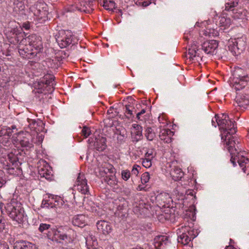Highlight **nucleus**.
Returning <instances> with one entry per match:
<instances>
[{
  "mask_svg": "<svg viewBox=\"0 0 249 249\" xmlns=\"http://www.w3.org/2000/svg\"><path fill=\"white\" fill-rule=\"evenodd\" d=\"M150 187H148L147 185H145V186H143L142 185H139L137 188V190L138 191H143L144 192H148L150 191Z\"/></svg>",
  "mask_w": 249,
  "mask_h": 249,
  "instance_id": "54",
  "label": "nucleus"
},
{
  "mask_svg": "<svg viewBox=\"0 0 249 249\" xmlns=\"http://www.w3.org/2000/svg\"><path fill=\"white\" fill-rule=\"evenodd\" d=\"M5 2L9 10H12L16 13L23 10L25 8L23 2L19 0H5Z\"/></svg>",
  "mask_w": 249,
  "mask_h": 249,
  "instance_id": "21",
  "label": "nucleus"
},
{
  "mask_svg": "<svg viewBox=\"0 0 249 249\" xmlns=\"http://www.w3.org/2000/svg\"><path fill=\"white\" fill-rule=\"evenodd\" d=\"M106 138L99 136L94 142V148L97 151H103L106 148Z\"/></svg>",
  "mask_w": 249,
  "mask_h": 249,
  "instance_id": "28",
  "label": "nucleus"
},
{
  "mask_svg": "<svg viewBox=\"0 0 249 249\" xmlns=\"http://www.w3.org/2000/svg\"><path fill=\"white\" fill-rule=\"evenodd\" d=\"M69 54L64 51H59L55 54V60L58 62L68 61L66 59L68 57Z\"/></svg>",
  "mask_w": 249,
  "mask_h": 249,
  "instance_id": "36",
  "label": "nucleus"
},
{
  "mask_svg": "<svg viewBox=\"0 0 249 249\" xmlns=\"http://www.w3.org/2000/svg\"><path fill=\"white\" fill-rule=\"evenodd\" d=\"M18 50L20 55L22 56L23 58H26L29 54H31V53H28L29 48H26L25 46H18Z\"/></svg>",
  "mask_w": 249,
  "mask_h": 249,
  "instance_id": "39",
  "label": "nucleus"
},
{
  "mask_svg": "<svg viewBox=\"0 0 249 249\" xmlns=\"http://www.w3.org/2000/svg\"><path fill=\"white\" fill-rule=\"evenodd\" d=\"M96 226L98 231L105 235L109 233L112 230L110 223L105 220L97 221Z\"/></svg>",
  "mask_w": 249,
  "mask_h": 249,
  "instance_id": "22",
  "label": "nucleus"
},
{
  "mask_svg": "<svg viewBox=\"0 0 249 249\" xmlns=\"http://www.w3.org/2000/svg\"><path fill=\"white\" fill-rule=\"evenodd\" d=\"M115 134L117 135L116 138L118 143H123L125 142L127 138V132L125 129H117Z\"/></svg>",
  "mask_w": 249,
  "mask_h": 249,
  "instance_id": "33",
  "label": "nucleus"
},
{
  "mask_svg": "<svg viewBox=\"0 0 249 249\" xmlns=\"http://www.w3.org/2000/svg\"><path fill=\"white\" fill-rule=\"evenodd\" d=\"M134 109V107L131 104H129L125 105L124 109L125 115L127 118L130 119L134 117L133 114Z\"/></svg>",
  "mask_w": 249,
  "mask_h": 249,
  "instance_id": "37",
  "label": "nucleus"
},
{
  "mask_svg": "<svg viewBox=\"0 0 249 249\" xmlns=\"http://www.w3.org/2000/svg\"><path fill=\"white\" fill-rule=\"evenodd\" d=\"M14 249H37L32 243L24 240L16 241L14 244Z\"/></svg>",
  "mask_w": 249,
  "mask_h": 249,
  "instance_id": "27",
  "label": "nucleus"
},
{
  "mask_svg": "<svg viewBox=\"0 0 249 249\" xmlns=\"http://www.w3.org/2000/svg\"><path fill=\"white\" fill-rule=\"evenodd\" d=\"M21 27L25 30H28L31 28V23L29 21H26L22 24Z\"/></svg>",
  "mask_w": 249,
  "mask_h": 249,
  "instance_id": "55",
  "label": "nucleus"
},
{
  "mask_svg": "<svg viewBox=\"0 0 249 249\" xmlns=\"http://www.w3.org/2000/svg\"><path fill=\"white\" fill-rule=\"evenodd\" d=\"M225 249H237L233 246L229 245L226 247Z\"/></svg>",
  "mask_w": 249,
  "mask_h": 249,
  "instance_id": "60",
  "label": "nucleus"
},
{
  "mask_svg": "<svg viewBox=\"0 0 249 249\" xmlns=\"http://www.w3.org/2000/svg\"><path fill=\"white\" fill-rule=\"evenodd\" d=\"M84 236L86 241V246L88 249H93L96 248L95 247L97 245V239L90 232H84Z\"/></svg>",
  "mask_w": 249,
  "mask_h": 249,
  "instance_id": "24",
  "label": "nucleus"
},
{
  "mask_svg": "<svg viewBox=\"0 0 249 249\" xmlns=\"http://www.w3.org/2000/svg\"><path fill=\"white\" fill-rule=\"evenodd\" d=\"M136 118L140 121H142V114H141L140 112L137 113L136 114Z\"/></svg>",
  "mask_w": 249,
  "mask_h": 249,
  "instance_id": "59",
  "label": "nucleus"
},
{
  "mask_svg": "<svg viewBox=\"0 0 249 249\" xmlns=\"http://www.w3.org/2000/svg\"><path fill=\"white\" fill-rule=\"evenodd\" d=\"M131 173L128 170H123L121 172L122 178L124 181H127L130 177Z\"/></svg>",
  "mask_w": 249,
  "mask_h": 249,
  "instance_id": "48",
  "label": "nucleus"
},
{
  "mask_svg": "<svg viewBox=\"0 0 249 249\" xmlns=\"http://www.w3.org/2000/svg\"><path fill=\"white\" fill-rule=\"evenodd\" d=\"M140 168V166L135 164L132 167V170H131V173L132 175H135L136 176H137L139 173V169Z\"/></svg>",
  "mask_w": 249,
  "mask_h": 249,
  "instance_id": "53",
  "label": "nucleus"
},
{
  "mask_svg": "<svg viewBox=\"0 0 249 249\" xmlns=\"http://www.w3.org/2000/svg\"><path fill=\"white\" fill-rule=\"evenodd\" d=\"M61 249H73V248H62Z\"/></svg>",
  "mask_w": 249,
  "mask_h": 249,
  "instance_id": "64",
  "label": "nucleus"
},
{
  "mask_svg": "<svg viewBox=\"0 0 249 249\" xmlns=\"http://www.w3.org/2000/svg\"><path fill=\"white\" fill-rule=\"evenodd\" d=\"M91 134V130L89 127H87L86 126H84L83 127L82 130L81 131V135L85 138H88Z\"/></svg>",
  "mask_w": 249,
  "mask_h": 249,
  "instance_id": "43",
  "label": "nucleus"
},
{
  "mask_svg": "<svg viewBox=\"0 0 249 249\" xmlns=\"http://www.w3.org/2000/svg\"><path fill=\"white\" fill-rule=\"evenodd\" d=\"M105 181L110 186H113L117 184V181L116 178L114 176H106L105 178Z\"/></svg>",
  "mask_w": 249,
  "mask_h": 249,
  "instance_id": "40",
  "label": "nucleus"
},
{
  "mask_svg": "<svg viewBox=\"0 0 249 249\" xmlns=\"http://www.w3.org/2000/svg\"><path fill=\"white\" fill-rule=\"evenodd\" d=\"M174 193L175 195L178 196V199L181 198L182 199H184V197L183 196L184 192L182 191H180L179 187L176 188L174 190Z\"/></svg>",
  "mask_w": 249,
  "mask_h": 249,
  "instance_id": "49",
  "label": "nucleus"
},
{
  "mask_svg": "<svg viewBox=\"0 0 249 249\" xmlns=\"http://www.w3.org/2000/svg\"><path fill=\"white\" fill-rule=\"evenodd\" d=\"M170 197L168 194L162 193L159 194L157 196H151V200L155 202L160 207H164L169 202Z\"/></svg>",
  "mask_w": 249,
  "mask_h": 249,
  "instance_id": "18",
  "label": "nucleus"
},
{
  "mask_svg": "<svg viewBox=\"0 0 249 249\" xmlns=\"http://www.w3.org/2000/svg\"><path fill=\"white\" fill-rule=\"evenodd\" d=\"M230 23V18H227L224 17H221L219 20V24L221 26L226 27L229 26Z\"/></svg>",
  "mask_w": 249,
  "mask_h": 249,
  "instance_id": "42",
  "label": "nucleus"
},
{
  "mask_svg": "<svg viewBox=\"0 0 249 249\" xmlns=\"http://www.w3.org/2000/svg\"><path fill=\"white\" fill-rule=\"evenodd\" d=\"M103 6L107 10H111L114 8L115 3L110 0H103Z\"/></svg>",
  "mask_w": 249,
  "mask_h": 249,
  "instance_id": "38",
  "label": "nucleus"
},
{
  "mask_svg": "<svg viewBox=\"0 0 249 249\" xmlns=\"http://www.w3.org/2000/svg\"><path fill=\"white\" fill-rule=\"evenodd\" d=\"M171 244L169 237L166 235H160L156 236L153 244L156 249H163L165 246Z\"/></svg>",
  "mask_w": 249,
  "mask_h": 249,
  "instance_id": "17",
  "label": "nucleus"
},
{
  "mask_svg": "<svg viewBox=\"0 0 249 249\" xmlns=\"http://www.w3.org/2000/svg\"><path fill=\"white\" fill-rule=\"evenodd\" d=\"M247 45V38L246 36H242L237 38L229 39L227 46L229 51L234 56H238L245 50Z\"/></svg>",
  "mask_w": 249,
  "mask_h": 249,
  "instance_id": "11",
  "label": "nucleus"
},
{
  "mask_svg": "<svg viewBox=\"0 0 249 249\" xmlns=\"http://www.w3.org/2000/svg\"><path fill=\"white\" fill-rule=\"evenodd\" d=\"M40 163V165L38 167V172L40 177L51 180L53 176L51 167L44 160H41Z\"/></svg>",
  "mask_w": 249,
  "mask_h": 249,
  "instance_id": "15",
  "label": "nucleus"
},
{
  "mask_svg": "<svg viewBox=\"0 0 249 249\" xmlns=\"http://www.w3.org/2000/svg\"><path fill=\"white\" fill-rule=\"evenodd\" d=\"M170 175L173 179L178 181L181 180L184 176V172L181 168L175 167L170 171Z\"/></svg>",
  "mask_w": 249,
  "mask_h": 249,
  "instance_id": "32",
  "label": "nucleus"
},
{
  "mask_svg": "<svg viewBox=\"0 0 249 249\" xmlns=\"http://www.w3.org/2000/svg\"><path fill=\"white\" fill-rule=\"evenodd\" d=\"M27 44H28V36L26 37L23 36L18 43V46H25V48H28Z\"/></svg>",
  "mask_w": 249,
  "mask_h": 249,
  "instance_id": "51",
  "label": "nucleus"
},
{
  "mask_svg": "<svg viewBox=\"0 0 249 249\" xmlns=\"http://www.w3.org/2000/svg\"><path fill=\"white\" fill-rule=\"evenodd\" d=\"M144 135L147 140L150 141H153L156 136L153 128L151 127H146L145 128Z\"/></svg>",
  "mask_w": 249,
  "mask_h": 249,
  "instance_id": "35",
  "label": "nucleus"
},
{
  "mask_svg": "<svg viewBox=\"0 0 249 249\" xmlns=\"http://www.w3.org/2000/svg\"><path fill=\"white\" fill-rule=\"evenodd\" d=\"M218 42L215 40H207L201 45L202 49L207 54H213L218 47Z\"/></svg>",
  "mask_w": 249,
  "mask_h": 249,
  "instance_id": "20",
  "label": "nucleus"
},
{
  "mask_svg": "<svg viewBox=\"0 0 249 249\" xmlns=\"http://www.w3.org/2000/svg\"><path fill=\"white\" fill-rule=\"evenodd\" d=\"M150 179V175L148 172H144L141 176V182L142 184L147 183Z\"/></svg>",
  "mask_w": 249,
  "mask_h": 249,
  "instance_id": "46",
  "label": "nucleus"
},
{
  "mask_svg": "<svg viewBox=\"0 0 249 249\" xmlns=\"http://www.w3.org/2000/svg\"><path fill=\"white\" fill-rule=\"evenodd\" d=\"M9 41L14 45L18 44L20 39L23 37V34L17 29H13L10 33Z\"/></svg>",
  "mask_w": 249,
  "mask_h": 249,
  "instance_id": "25",
  "label": "nucleus"
},
{
  "mask_svg": "<svg viewBox=\"0 0 249 249\" xmlns=\"http://www.w3.org/2000/svg\"><path fill=\"white\" fill-rule=\"evenodd\" d=\"M202 24H203L202 22V23L196 22V23L195 26L200 27L202 26Z\"/></svg>",
  "mask_w": 249,
  "mask_h": 249,
  "instance_id": "62",
  "label": "nucleus"
},
{
  "mask_svg": "<svg viewBox=\"0 0 249 249\" xmlns=\"http://www.w3.org/2000/svg\"><path fill=\"white\" fill-rule=\"evenodd\" d=\"M16 126L13 125L11 127L4 126L0 130V152L2 151L1 162L3 168L11 175H18L22 170L18 167V158L13 152L9 153L8 148L11 144L10 139L13 133H17Z\"/></svg>",
  "mask_w": 249,
  "mask_h": 249,
  "instance_id": "2",
  "label": "nucleus"
},
{
  "mask_svg": "<svg viewBox=\"0 0 249 249\" xmlns=\"http://www.w3.org/2000/svg\"><path fill=\"white\" fill-rule=\"evenodd\" d=\"M0 249H9L8 244L4 241H0Z\"/></svg>",
  "mask_w": 249,
  "mask_h": 249,
  "instance_id": "57",
  "label": "nucleus"
},
{
  "mask_svg": "<svg viewBox=\"0 0 249 249\" xmlns=\"http://www.w3.org/2000/svg\"><path fill=\"white\" fill-rule=\"evenodd\" d=\"M149 4V3L147 1H144L142 2V5L143 6L146 7Z\"/></svg>",
  "mask_w": 249,
  "mask_h": 249,
  "instance_id": "61",
  "label": "nucleus"
},
{
  "mask_svg": "<svg viewBox=\"0 0 249 249\" xmlns=\"http://www.w3.org/2000/svg\"><path fill=\"white\" fill-rule=\"evenodd\" d=\"M98 168L101 175L103 176L108 173H113L114 170L113 165L106 162L99 164Z\"/></svg>",
  "mask_w": 249,
  "mask_h": 249,
  "instance_id": "30",
  "label": "nucleus"
},
{
  "mask_svg": "<svg viewBox=\"0 0 249 249\" xmlns=\"http://www.w3.org/2000/svg\"><path fill=\"white\" fill-rule=\"evenodd\" d=\"M75 188L84 195L89 194V188L84 174L79 173L74 185Z\"/></svg>",
  "mask_w": 249,
  "mask_h": 249,
  "instance_id": "12",
  "label": "nucleus"
},
{
  "mask_svg": "<svg viewBox=\"0 0 249 249\" xmlns=\"http://www.w3.org/2000/svg\"><path fill=\"white\" fill-rule=\"evenodd\" d=\"M126 209L124 205H119L117 207V211L115 213L116 214H117L119 216L121 215L124 216V213H125Z\"/></svg>",
  "mask_w": 249,
  "mask_h": 249,
  "instance_id": "47",
  "label": "nucleus"
},
{
  "mask_svg": "<svg viewBox=\"0 0 249 249\" xmlns=\"http://www.w3.org/2000/svg\"><path fill=\"white\" fill-rule=\"evenodd\" d=\"M141 114H143L145 113V109H142L141 110V111L140 112Z\"/></svg>",
  "mask_w": 249,
  "mask_h": 249,
  "instance_id": "63",
  "label": "nucleus"
},
{
  "mask_svg": "<svg viewBox=\"0 0 249 249\" xmlns=\"http://www.w3.org/2000/svg\"><path fill=\"white\" fill-rule=\"evenodd\" d=\"M215 122L219 126V129L223 130L221 139L224 140L225 137L224 141L226 142L227 149L231 156V162L233 166L236 165V163L237 162L243 172L245 173L246 166L249 165V159L245 157L244 152L239 151L237 149V144L239 141L233 136L236 132V128L235 127V122L231 120L228 115L222 114L221 117L215 115L214 118L212 119V124L215 127H216Z\"/></svg>",
  "mask_w": 249,
  "mask_h": 249,
  "instance_id": "1",
  "label": "nucleus"
},
{
  "mask_svg": "<svg viewBox=\"0 0 249 249\" xmlns=\"http://www.w3.org/2000/svg\"><path fill=\"white\" fill-rule=\"evenodd\" d=\"M153 158V152L152 151L147 152L145 154V159L152 160Z\"/></svg>",
  "mask_w": 249,
  "mask_h": 249,
  "instance_id": "56",
  "label": "nucleus"
},
{
  "mask_svg": "<svg viewBox=\"0 0 249 249\" xmlns=\"http://www.w3.org/2000/svg\"><path fill=\"white\" fill-rule=\"evenodd\" d=\"M235 101L238 106L245 108L249 105V95H238L236 97Z\"/></svg>",
  "mask_w": 249,
  "mask_h": 249,
  "instance_id": "29",
  "label": "nucleus"
},
{
  "mask_svg": "<svg viewBox=\"0 0 249 249\" xmlns=\"http://www.w3.org/2000/svg\"><path fill=\"white\" fill-rule=\"evenodd\" d=\"M83 3V8L82 9H80V10L84 11L85 12L88 11V12H89V10L86 9L87 8V6H88L89 8H90L92 4V1L91 0H87L85 1L82 2Z\"/></svg>",
  "mask_w": 249,
  "mask_h": 249,
  "instance_id": "45",
  "label": "nucleus"
},
{
  "mask_svg": "<svg viewBox=\"0 0 249 249\" xmlns=\"http://www.w3.org/2000/svg\"><path fill=\"white\" fill-rule=\"evenodd\" d=\"M5 226V223L2 222L1 219H0V232L2 231L4 229Z\"/></svg>",
  "mask_w": 249,
  "mask_h": 249,
  "instance_id": "58",
  "label": "nucleus"
},
{
  "mask_svg": "<svg viewBox=\"0 0 249 249\" xmlns=\"http://www.w3.org/2000/svg\"><path fill=\"white\" fill-rule=\"evenodd\" d=\"M249 82V77L244 78H233L231 86L236 91L240 90L245 88Z\"/></svg>",
  "mask_w": 249,
  "mask_h": 249,
  "instance_id": "19",
  "label": "nucleus"
},
{
  "mask_svg": "<svg viewBox=\"0 0 249 249\" xmlns=\"http://www.w3.org/2000/svg\"><path fill=\"white\" fill-rule=\"evenodd\" d=\"M30 68L32 70V72L36 76H39L42 74H45L44 76L40 78L37 82V86L39 89H42L45 85L47 87H52L55 85L54 81V76L53 74L48 73V71L46 70V67L43 63H30Z\"/></svg>",
  "mask_w": 249,
  "mask_h": 249,
  "instance_id": "5",
  "label": "nucleus"
},
{
  "mask_svg": "<svg viewBox=\"0 0 249 249\" xmlns=\"http://www.w3.org/2000/svg\"><path fill=\"white\" fill-rule=\"evenodd\" d=\"M193 223L191 222L187 226L186 224L177 230L178 241L184 245H188L189 242L196 237L198 234L197 230L192 227Z\"/></svg>",
  "mask_w": 249,
  "mask_h": 249,
  "instance_id": "7",
  "label": "nucleus"
},
{
  "mask_svg": "<svg viewBox=\"0 0 249 249\" xmlns=\"http://www.w3.org/2000/svg\"><path fill=\"white\" fill-rule=\"evenodd\" d=\"M3 207L5 209L7 214L14 221L18 223H23L25 221L26 216L24 215V211L20 203L13 201L8 203L5 206L1 203L0 209L2 213H3Z\"/></svg>",
  "mask_w": 249,
  "mask_h": 249,
  "instance_id": "6",
  "label": "nucleus"
},
{
  "mask_svg": "<svg viewBox=\"0 0 249 249\" xmlns=\"http://www.w3.org/2000/svg\"><path fill=\"white\" fill-rule=\"evenodd\" d=\"M249 3V0H235L225 4V10L232 12V17L236 24L240 26L246 24L249 20V13L244 5Z\"/></svg>",
  "mask_w": 249,
  "mask_h": 249,
  "instance_id": "4",
  "label": "nucleus"
},
{
  "mask_svg": "<svg viewBox=\"0 0 249 249\" xmlns=\"http://www.w3.org/2000/svg\"><path fill=\"white\" fill-rule=\"evenodd\" d=\"M234 69L233 72V78H244L246 77H249L242 68L239 67H235Z\"/></svg>",
  "mask_w": 249,
  "mask_h": 249,
  "instance_id": "34",
  "label": "nucleus"
},
{
  "mask_svg": "<svg viewBox=\"0 0 249 249\" xmlns=\"http://www.w3.org/2000/svg\"><path fill=\"white\" fill-rule=\"evenodd\" d=\"M173 132L168 128H162L159 132V138L165 143H170L172 141Z\"/></svg>",
  "mask_w": 249,
  "mask_h": 249,
  "instance_id": "26",
  "label": "nucleus"
},
{
  "mask_svg": "<svg viewBox=\"0 0 249 249\" xmlns=\"http://www.w3.org/2000/svg\"><path fill=\"white\" fill-rule=\"evenodd\" d=\"M52 198L49 196L48 199H43L41 202V207L42 208L52 209L55 210L58 207L62 205V201L60 197L57 198L56 196L54 197L53 196H51Z\"/></svg>",
  "mask_w": 249,
  "mask_h": 249,
  "instance_id": "13",
  "label": "nucleus"
},
{
  "mask_svg": "<svg viewBox=\"0 0 249 249\" xmlns=\"http://www.w3.org/2000/svg\"><path fill=\"white\" fill-rule=\"evenodd\" d=\"M194 211H195V209H194V211L189 210L188 211H186V213L185 214L189 217V219L187 217H185V219H187V221L188 222V224L191 223V222H189V220L194 221L195 220V219L196 217V216H195L196 213Z\"/></svg>",
  "mask_w": 249,
  "mask_h": 249,
  "instance_id": "41",
  "label": "nucleus"
},
{
  "mask_svg": "<svg viewBox=\"0 0 249 249\" xmlns=\"http://www.w3.org/2000/svg\"><path fill=\"white\" fill-rule=\"evenodd\" d=\"M36 11H35V15L37 17L39 23H44L48 19V12L47 10V7L46 4L39 3L36 4Z\"/></svg>",
  "mask_w": 249,
  "mask_h": 249,
  "instance_id": "14",
  "label": "nucleus"
},
{
  "mask_svg": "<svg viewBox=\"0 0 249 249\" xmlns=\"http://www.w3.org/2000/svg\"><path fill=\"white\" fill-rule=\"evenodd\" d=\"M87 218L83 214L75 215L72 219V223L73 226L79 227H83L86 225Z\"/></svg>",
  "mask_w": 249,
  "mask_h": 249,
  "instance_id": "31",
  "label": "nucleus"
},
{
  "mask_svg": "<svg viewBox=\"0 0 249 249\" xmlns=\"http://www.w3.org/2000/svg\"><path fill=\"white\" fill-rule=\"evenodd\" d=\"M39 231L46 234L48 239L59 243H72L76 237V232L68 227H60L58 228L47 223H41Z\"/></svg>",
  "mask_w": 249,
  "mask_h": 249,
  "instance_id": "3",
  "label": "nucleus"
},
{
  "mask_svg": "<svg viewBox=\"0 0 249 249\" xmlns=\"http://www.w3.org/2000/svg\"><path fill=\"white\" fill-rule=\"evenodd\" d=\"M12 142L18 148H22V150H29L33 148V137L28 132H20L17 133V136L13 135L12 137Z\"/></svg>",
  "mask_w": 249,
  "mask_h": 249,
  "instance_id": "9",
  "label": "nucleus"
},
{
  "mask_svg": "<svg viewBox=\"0 0 249 249\" xmlns=\"http://www.w3.org/2000/svg\"><path fill=\"white\" fill-rule=\"evenodd\" d=\"M191 198L192 203L193 205L196 198V196L194 195V191L190 190L187 192L186 195L184 196V199H188Z\"/></svg>",
  "mask_w": 249,
  "mask_h": 249,
  "instance_id": "44",
  "label": "nucleus"
},
{
  "mask_svg": "<svg viewBox=\"0 0 249 249\" xmlns=\"http://www.w3.org/2000/svg\"><path fill=\"white\" fill-rule=\"evenodd\" d=\"M142 165L145 168H149L152 165L151 160L144 159L142 161Z\"/></svg>",
  "mask_w": 249,
  "mask_h": 249,
  "instance_id": "52",
  "label": "nucleus"
},
{
  "mask_svg": "<svg viewBox=\"0 0 249 249\" xmlns=\"http://www.w3.org/2000/svg\"><path fill=\"white\" fill-rule=\"evenodd\" d=\"M183 38L185 41L187 42V44L188 46V51L184 53L183 57L189 59V61H194V62H199L200 61H203L202 57L196 54V49L197 47L195 41L194 39H192L190 41H189L190 38H193L191 32L187 33H185L184 34Z\"/></svg>",
  "mask_w": 249,
  "mask_h": 249,
  "instance_id": "10",
  "label": "nucleus"
},
{
  "mask_svg": "<svg viewBox=\"0 0 249 249\" xmlns=\"http://www.w3.org/2000/svg\"><path fill=\"white\" fill-rule=\"evenodd\" d=\"M131 135L132 141L138 142L142 138V127L140 125L134 124L132 125Z\"/></svg>",
  "mask_w": 249,
  "mask_h": 249,
  "instance_id": "23",
  "label": "nucleus"
},
{
  "mask_svg": "<svg viewBox=\"0 0 249 249\" xmlns=\"http://www.w3.org/2000/svg\"><path fill=\"white\" fill-rule=\"evenodd\" d=\"M56 41L61 48L71 47L78 43V39L70 30H60L55 35Z\"/></svg>",
  "mask_w": 249,
  "mask_h": 249,
  "instance_id": "8",
  "label": "nucleus"
},
{
  "mask_svg": "<svg viewBox=\"0 0 249 249\" xmlns=\"http://www.w3.org/2000/svg\"><path fill=\"white\" fill-rule=\"evenodd\" d=\"M5 183L4 173L2 170L0 169V188L2 187Z\"/></svg>",
  "mask_w": 249,
  "mask_h": 249,
  "instance_id": "50",
  "label": "nucleus"
},
{
  "mask_svg": "<svg viewBox=\"0 0 249 249\" xmlns=\"http://www.w3.org/2000/svg\"><path fill=\"white\" fill-rule=\"evenodd\" d=\"M28 45L31 49L33 48L39 52L43 49L41 38L36 34H32L28 36Z\"/></svg>",
  "mask_w": 249,
  "mask_h": 249,
  "instance_id": "16",
  "label": "nucleus"
}]
</instances>
